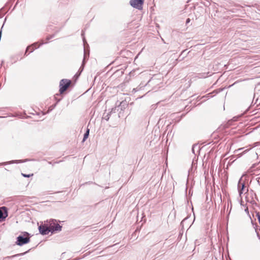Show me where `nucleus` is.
<instances>
[{
    "label": "nucleus",
    "mask_w": 260,
    "mask_h": 260,
    "mask_svg": "<svg viewBox=\"0 0 260 260\" xmlns=\"http://www.w3.org/2000/svg\"><path fill=\"white\" fill-rule=\"evenodd\" d=\"M29 240V238L28 237L24 238L22 236H19L17 237V244L18 245H22L28 243Z\"/></svg>",
    "instance_id": "5"
},
{
    "label": "nucleus",
    "mask_w": 260,
    "mask_h": 260,
    "mask_svg": "<svg viewBox=\"0 0 260 260\" xmlns=\"http://www.w3.org/2000/svg\"><path fill=\"white\" fill-rule=\"evenodd\" d=\"M71 81L69 79H63L59 82V93L63 94L71 84Z\"/></svg>",
    "instance_id": "1"
},
{
    "label": "nucleus",
    "mask_w": 260,
    "mask_h": 260,
    "mask_svg": "<svg viewBox=\"0 0 260 260\" xmlns=\"http://www.w3.org/2000/svg\"><path fill=\"white\" fill-rule=\"evenodd\" d=\"M144 1L145 0H131L129 4L133 8L138 10H142L143 9Z\"/></svg>",
    "instance_id": "4"
},
{
    "label": "nucleus",
    "mask_w": 260,
    "mask_h": 260,
    "mask_svg": "<svg viewBox=\"0 0 260 260\" xmlns=\"http://www.w3.org/2000/svg\"><path fill=\"white\" fill-rule=\"evenodd\" d=\"M39 232L43 235H46L50 233L49 226L48 225V221H45L44 223H41L39 226Z\"/></svg>",
    "instance_id": "3"
},
{
    "label": "nucleus",
    "mask_w": 260,
    "mask_h": 260,
    "mask_svg": "<svg viewBox=\"0 0 260 260\" xmlns=\"http://www.w3.org/2000/svg\"><path fill=\"white\" fill-rule=\"evenodd\" d=\"M257 217H258V221H259V224H260V215H257Z\"/></svg>",
    "instance_id": "11"
},
{
    "label": "nucleus",
    "mask_w": 260,
    "mask_h": 260,
    "mask_svg": "<svg viewBox=\"0 0 260 260\" xmlns=\"http://www.w3.org/2000/svg\"><path fill=\"white\" fill-rule=\"evenodd\" d=\"M39 47V45H38L37 43H35L30 46H29L28 47H27L26 49L25 54H26L27 52L29 53L33 52L36 49H37Z\"/></svg>",
    "instance_id": "7"
},
{
    "label": "nucleus",
    "mask_w": 260,
    "mask_h": 260,
    "mask_svg": "<svg viewBox=\"0 0 260 260\" xmlns=\"http://www.w3.org/2000/svg\"><path fill=\"white\" fill-rule=\"evenodd\" d=\"M247 151V150H245L243 152H246Z\"/></svg>",
    "instance_id": "13"
},
{
    "label": "nucleus",
    "mask_w": 260,
    "mask_h": 260,
    "mask_svg": "<svg viewBox=\"0 0 260 260\" xmlns=\"http://www.w3.org/2000/svg\"><path fill=\"white\" fill-rule=\"evenodd\" d=\"M238 187H239V193L241 195L245 191V185L244 183H239Z\"/></svg>",
    "instance_id": "8"
},
{
    "label": "nucleus",
    "mask_w": 260,
    "mask_h": 260,
    "mask_svg": "<svg viewBox=\"0 0 260 260\" xmlns=\"http://www.w3.org/2000/svg\"><path fill=\"white\" fill-rule=\"evenodd\" d=\"M48 225L49 226V230L50 232H53L54 231H61V226L58 223L55 222L54 220H51L48 221Z\"/></svg>",
    "instance_id": "2"
},
{
    "label": "nucleus",
    "mask_w": 260,
    "mask_h": 260,
    "mask_svg": "<svg viewBox=\"0 0 260 260\" xmlns=\"http://www.w3.org/2000/svg\"><path fill=\"white\" fill-rule=\"evenodd\" d=\"M22 175L24 177H30L32 176L34 174H28V175H27V174H22Z\"/></svg>",
    "instance_id": "10"
},
{
    "label": "nucleus",
    "mask_w": 260,
    "mask_h": 260,
    "mask_svg": "<svg viewBox=\"0 0 260 260\" xmlns=\"http://www.w3.org/2000/svg\"><path fill=\"white\" fill-rule=\"evenodd\" d=\"M8 210L6 207L0 208V219H5L8 216Z\"/></svg>",
    "instance_id": "6"
},
{
    "label": "nucleus",
    "mask_w": 260,
    "mask_h": 260,
    "mask_svg": "<svg viewBox=\"0 0 260 260\" xmlns=\"http://www.w3.org/2000/svg\"><path fill=\"white\" fill-rule=\"evenodd\" d=\"M89 129H87L86 131V132L85 133V134L84 135L83 142H84L87 139V138L88 137V136H89Z\"/></svg>",
    "instance_id": "9"
},
{
    "label": "nucleus",
    "mask_w": 260,
    "mask_h": 260,
    "mask_svg": "<svg viewBox=\"0 0 260 260\" xmlns=\"http://www.w3.org/2000/svg\"><path fill=\"white\" fill-rule=\"evenodd\" d=\"M189 22H190V19L189 18L187 19L186 23H189Z\"/></svg>",
    "instance_id": "12"
}]
</instances>
